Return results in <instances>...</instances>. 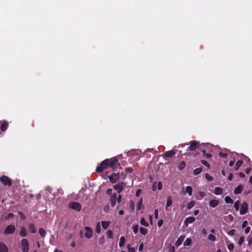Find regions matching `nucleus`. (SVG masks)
Here are the masks:
<instances>
[{"mask_svg":"<svg viewBox=\"0 0 252 252\" xmlns=\"http://www.w3.org/2000/svg\"><path fill=\"white\" fill-rule=\"evenodd\" d=\"M0 182L4 186L10 187L12 185V181L7 176L3 175L0 178Z\"/></svg>","mask_w":252,"mask_h":252,"instance_id":"7ed1b4c3","label":"nucleus"},{"mask_svg":"<svg viewBox=\"0 0 252 252\" xmlns=\"http://www.w3.org/2000/svg\"><path fill=\"white\" fill-rule=\"evenodd\" d=\"M39 233L42 237H44L46 235V232L45 230L43 228H39Z\"/></svg>","mask_w":252,"mask_h":252,"instance_id":"b1692460","label":"nucleus"},{"mask_svg":"<svg viewBox=\"0 0 252 252\" xmlns=\"http://www.w3.org/2000/svg\"><path fill=\"white\" fill-rule=\"evenodd\" d=\"M104 242H105L104 237L103 236H102L99 239L98 243L99 245H101L103 244Z\"/></svg>","mask_w":252,"mask_h":252,"instance_id":"79ce46f5","label":"nucleus"},{"mask_svg":"<svg viewBox=\"0 0 252 252\" xmlns=\"http://www.w3.org/2000/svg\"><path fill=\"white\" fill-rule=\"evenodd\" d=\"M248 224V221L247 220H244L242 224V228H245L247 226Z\"/></svg>","mask_w":252,"mask_h":252,"instance_id":"680f3d73","label":"nucleus"},{"mask_svg":"<svg viewBox=\"0 0 252 252\" xmlns=\"http://www.w3.org/2000/svg\"><path fill=\"white\" fill-rule=\"evenodd\" d=\"M223 190L221 188L216 187L215 189L214 193L216 195H220L222 193Z\"/></svg>","mask_w":252,"mask_h":252,"instance_id":"412c9836","label":"nucleus"},{"mask_svg":"<svg viewBox=\"0 0 252 252\" xmlns=\"http://www.w3.org/2000/svg\"><path fill=\"white\" fill-rule=\"evenodd\" d=\"M182 239H181V238H179L177 241L176 242L175 245L176 246H179L182 243Z\"/></svg>","mask_w":252,"mask_h":252,"instance_id":"3c124183","label":"nucleus"},{"mask_svg":"<svg viewBox=\"0 0 252 252\" xmlns=\"http://www.w3.org/2000/svg\"><path fill=\"white\" fill-rule=\"evenodd\" d=\"M0 252H8V248L2 242H0Z\"/></svg>","mask_w":252,"mask_h":252,"instance_id":"f3484780","label":"nucleus"},{"mask_svg":"<svg viewBox=\"0 0 252 252\" xmlns=\"http://www.w3.org/2000/svg\"><path fill=\"white\" fill-rule=\"evenodd\" d=\"M129 208L131 209L132 211L134 209V203L132 200L129 203Z\"/></svg>","mask_w":252,"mask_h":252,"instance_id":"de8ad7c7","label":"nucleus"},{"mask_svg":"<svg viewBox=\"0 0 252 252\" xmlns=\"http://www.w3.org/2000/svg\"><path fill=\"white\" fill-rule=\"evenodd\" d=\"M195 219L193 217H189L186 218L184 221V225L188 226L189 223H191L195 221Z\"/></svg>","mask_w":252,"mask_h":252,"instance_id":"ddd939ff","label":"nucleus"},{"mask_svg":"<svg viewBox=\"0 0 252 252\" xmlns=\"http://www.w3.org/2000/svg\"><path fill=\"white\" fill-rule=\"evenodd\" d=\"M19 214H20V216H21V219H22V220H25V219H26V217H25V216H24V215H23V214L22 213H21V212H19Z\"/></svg>","mask_w":252,"mask_h":252,"instance_id":"774afa93","label":"nucleus"},{"mask_svg":"<svg viewBox=\"0 0 252 252\" xmlns=\"http://www.w3.org/2000/svg\"><path fill=\"white\" fill-rule=\"evenodd\" d=\"M245 240V238L244 236H241L240 237L239 240L238 241V244L239 245L241 246L243 243L244 242Z\"/></svg>","mask_w":252,"mask_h":252,"instance_id":"49530a36","label":"nucleus"},{"mask_svg":"<svg viewBox=\"0 0 252 252\" xmlns=\"http://www.w3.org/2000/svg\"><path fill=\"white\" fill-rule=\"evenodd\" d=\"M110 224H111V221H101V225L104 229H106L109 227V226L110 225Z\"/></svg>","mask_w":252,"mask_h":252,"instance_id":"aec40b11","label":"nucleus"},{"mask_svg":"<svg viewBox=\"0 0 252 252\" xmlns=\"http://www.w3.org/2000/svg\"><path fill=\"white\" fill-rule=\"evenodd\" d=\"M127 248L128 252H135V248L133 247H131V246L129 244H128L127 245Z\"/></svg>","mask_w":252,"mask_h":252,"instance_id":"ea45409f","label":"nucleus"},{"mask_svg":"<svg viewBox=\"0 0 252 252\" xmlns=\"http://www.w3.org/2000/svg\"><path fill=\"white\" fill-rule=\"evenodd\" d=\"M195 202L194 201H190L188 204V206H187L188 209H190L195 205Z\"/></svg>","mask_w":252,"mask_h":252,"instance_id":"e433bc0d","label":"nucleus"},{"mask_svg":"<svg viewBox=\"0 0 252 252\" xmlns=\"http://www.w3.org/2000/svg\"><path fill=\"white\" fill-rule=\"evenodd\" d=\"M19 234L21 237H24L27 236L28 232L27 231V230L26 228L24 226H22L21 228Z\"/></svg>","mask_w":252,"mask_h":252,"instance_id":"dca6fc26","label":"nucleus"},{"mask_svg":"<svg viewBox=\"0 0 252 252\" xmlns=\"http://www.w3.org/2000/svg\"><path fill=\"white\" fill-rule=\"evenodd\" d=\"M163 220L162 219H160L159 220L158 222V225L159 226V227H160L163 224Z\"/></svg>","mask_w":252,"mask_h":252,"instance_id":"bf43d9fd","label":"nucleus"},{"mask_svg":"<svg viewBox=\"0 0 252 252\" xmlns=\"http://www.w3.org/2000/svg\"><path fill=\"white\" fill-rule=\"evenodd\" d=\"M118 165H120L117 158L114 157L111 158H107L102 161L100 165L97 166L96 171L98 173H101L105 169L111 168L114 169Z\"/></svg>","mask_w":252,"mask_h":252,"instance_id":"f257e3e1","label":"nucleus"},{"mask_svg":"<svg viewBox=\"0 0 252 252\" xmlns=\"http://www.w3.org/2000/svg\"><path fill=\"white\" fill-rule=\"evenodd\" d=\"M202 152L203 153V155L207 158H210L212 157V155L210 153H206V149H202L201 150Z\"/></svg>","mask_w":252,"mask_h":252,"instance_id":"4be33fe9","label":"nucleus"},{"mask_svg":"<svg viewBox=\"0 0 252 252\" xmlns=\"http://www.w3.org/2000/svg\"><path fill=\"white\" fill-rule=\"evenodd\" d=\"M176 155V153L173 150H170L165 152L163 155V158L166 159L167 158H172Z\"/></svg>","mask_w":252,"mask_h":252,"instance_id":"f8f14e48","label":"nucleus"},{"mask_svg":"<svg viewBox=\"0 0 252 252\" xmlns=\"http://www.w3.org/2000/svg\"><path fill=\"white\" fill-rule=\"evenodd\" d=\"M248 205L246 202H244L241 205V208L240 210V214L243 215L246 214L248 212Z\"/></svg>","mask_w":252,"mask_h":252,"instance_id":"6e6552de","label":"nucleus"},{"mask_svg":"<svg viewBox=\"0 0 252 252\" xmlns=\"http://www.w3.org/2000/svg\"><path fill=\"white\" fill-rule=\"evenodd\" d=\"M141 189H137V190H136V191L135 195H136V196H139V195H140V193H141Z\"/></svg>","mask_w":252,"mask_h":252,"instance_id":"e2e57ef3","label":"nucleus"},{"mask_svg":"<svg viewBox=\"0 0 252 252\" xmlns=\"http://www.w3.org/2000/svg\"><path fill=\"white\" fill-rule=\"evenodd\" d=\"M142 204H143V199L142 198H141L138 203H137V210H140L141 209V206L142 205Z\"/></svg>","mask_w":252,"mask_h":252,"instance_id":"473e14b6","label":"nucleus"},{"mask_svg":"<svg viewBox=\"0 0 252 252\" xmlns=\"http://www.w3.org/2000/svg\"><path fill=\"white\" fill-rule=\"evenodd\" d=\"M250 229H251L250 227L249 226V227H246V228L245 230V233L248 234L250 232Z\"/></svg>","mask_w":252,"mask_h":252,"instance_id":"69168bd1","label":"nucleus"},{"mask_svg":"<svg viewBox=\"0 0 252 252\" xmlns=\"http://www.w3.org/2000/svg\"><path fill=\"white\" fill-rule=\"evenodd\" d=\"M202 171V168L201 167H199L195 169L193 171V174L195 175H197L200 174Z\"/></svg>","mask_w":252,"mask_h":252,"instance_id":"7c9ffc66","label":"nucleus"},{"mask_svg":"<svg viewBox=\"0 0 252 252\" xmlns=\"http://www.w3.org/2000/svg\"><path fill=\"white\" fill-rule=\"evenodd\" d=\"M235 232V229H231V230L227 232V234L230 236H233L234 235Z\"/></svg>","mask_w":252,"mask_h":252,"instance_id":"603ef678","label":"nucleus"},{"mask_svg":"<svg viewBox=\"0 0 252 252\" xmlns=\"http://www.w3.org/2000/svg\"><path fill=\"white\" fill-rule=\"evenodd\" d=\"M199 196L196 197V198L197 200H201L205 196V193L203 191H200L199 192Z\"/></svg>","mask_w":252,"mask_h":252,"instance_id":"c9c22d12","label":"nucleus"},{"mask_svg":"<svg viewBox=\"0 0 252 252\" xmlns=\"http://www.w3.org/2000/svg\"><path fill=\"white\" fill-rule=\"evenodd\" d=\"M8 127V123L6 121H2V124H0V131H5Z\"/></svg>","mask_w":252,"mask_h":252,"instance_id":"4468645a","label":"nucleus"},{"mask_svg":"<svg viewBox=\"0 0 252 252\" xmlns=\"http://www.w3.org/2000/svg\"><path fill=\"white\" fill-rule=\"evenodd\" d=\"M117 200V194L116 193H113V195L110 196V203L111 206L114 207L115 206L116 204Z\"/></svg>","mask_w":252,"mask_h":252,"instance_id":"9b49d317","label":"nucleus"},{"mask_svg":"<svg viewBox=\"0 0 252 252\" xmlns=\"http://www.w3.org/2000/svg\"><path fill=\"white\" fill-rule=\"evenodd\" d=\"M247 241L248 245L251 246L252 244V236L249 235L247 237Z\"/></svg>","mask_w":252,"mask_h":252,"instance_id":"a19ab883","label":"nucleus"},{"mask_svg":"<svg viewBox=\"0 0 252 252\" xmlns=\"http://www.w3.org/2000/svg\"><path fill=\"white\" fill-rule=\"evenodd\" d=\"M243 164V161L242 160H239L237 161L235 166V169L236 170H237L239 167L242 165Z\"/></svg>","mask_w":252,"mask_h":252,"instance_id":"bb28decb","label":"nucleus"},{"mask_svg":"<svg viewBox=\"0 0 252 252\" xmlns=\"http://www.w3.org/2000/svg\"><path fill=\"white\" fill-rule=\"evenodd\" d=\"M125 241H126V239H125V237H124V236L121 237V238L120 239L119 243V245L120 247H122L124 245Z\"/></svg>","mask_w":252,"mask_h":252,"instance_id":"393cba45","label":"nucleus"},{"mask_svg":"<svg viewBox=\"0 0 252 252\" xmlns=\"http://www.w3.org/2000/svg\"><path fill=\"white\" fill-rule=\"evenodd\" d=\"M29 230L32 233H35L36 232V229L33 223L29 224Z\"/></svg>","mask_w":252,"mask_h":252,"instance_id":"5701e85b","label":"nucleus"},{"mask_svg":"<svg viewBox=\"0 0 252 252\" xmlns=\"http://www.w3.org/2000/svg\"><path fill=\"white\" fill-rule=\"evenodd\" d=\"M234 248V245L233 243H230L227 246V248L229 251H232Z\"/></svg>","mask_w":252,"mask_h":252,"instance_id":"8fccbe9b","label":"nucleus"},{"mask_svg":"<svg viewBox=\"0 0 252 252\" xmlns=\"http://www.w3.org/2000/svg\"><path fill=\"white\" fill-rule=\"evenodd\" d=\"M219 203V201L215 199L211 200L209 201V205L212 208L216 207L218 205Z\"/></svg>","mask_w":252,"mask_h":252,"instance_id":"6ab92c4d","label":"nucleus"},{"mask_svg":"<svg viewBox=\"0 0 252 252\" xmlns=\"http://www.w3.org/2000/svg\"><path fill=\"white\" fill-rule=\"evenodd\" d=\"M120 178L119 173H113L108 176L110 182L112 183H115L117 182Z\"/></svg>","mask_w":252,"mask_h":252,"instance_id":"1a4fd4ad","label":"nucleus"},{"mask_svg":"<svg viewBox=\"0 0 252 252\" xmlns=\"http://www.w3.org/2000/svg\"><path fill=\"white\" fill-rule=\"evenodd\" d=\"M219 155L222 158H226L227 157L228 154L225 153H223L222 152H220L219 153Z\"/></svg>","mask_w":252,"mask_h":252,"instance_id":"4d7b16f0","label":"nucleus"},{"mask_svg":"<svg viewBox=\"0 0 252 252\" xmlns=\"http://www.w3.org/2000/svg\"><path fill=\"white\" fill-rule=\"evenodd\" d=\"M162 188V184L161 182H159L158 184V189L161 190Z\"/></svg>","mask_w":252,"mask_h":252,"instance_id":"13d9d810","label":"nucleus"},{"mask_svg":"<svg viewBox=\"0 0 252 252\" xmlns=\"http://www.w3.org/2000/svg\"><path fill=\"white\" fill-rule=\"evenodd\" d=\"M240 201L239 200H237L235 203L234 207L236 211H238L240 208Z\"/></svg>","mask_w":252,"mask_h":252,"instance_id":"f704fd0d","label":"nucleus"},{"mask_svg":"<svg viewBox=\"0 0 252 252\" xmlns=\"http://www.w3.org/2000/svg\"><path fill=\"white\" fill-rule=\"evenodd\" d=\"M244 188V186L242 185H239L237 187H236L234 190V192L235 194H238L242 192Z\"/></svg>","mask_w":252,"mask_h":252,"instance_id":"2eb2a0df","label":"nucleus"},{"mask_svg":"<svg viewBox=\"0 0 252 252\" xmlns=\"http://www.w3.org/2000/svg\"><path fill=\"white\" fill-rule=\"evenodd\" d=\"M133 171V170L131 167H126L125 168V171L126 173H131Z\"/></svg>","mask_w":252,"mask_h":252,"instance_id":"5fc2aeb1","label":"nucleus"},{"mask_svg":"<svg viewBox=\"0 0 252 252\" xmlns=\"http://www.w3.org/2000/svg\"><path fill=\"white\" fill-rule=\"evenodd\" d=\"M15 229L16 228L14 225H8L4 230V233L5 235L13 234L14 233Z\"/></svg>","mask_w":252,"mask_h":252,"instance_id":"423d86ee","label":"nucleus"},{"mask_svg":"<svg viewBox=\"0 0 252 252\" xmlns=\"http://www.w3.org/2000/svg\"><path fill=\"white\" fill-rule=\"evenodd\" d=\"M208 238L209 240L213 242L215 241L216 239L215 236L212 234L209 235Z\"/></svg>","mask_w":252,"mask_h":252,"instance_id":"58836bf2","label":"nucleus"},{"mask_svg":"<svg viewBox=\"0 0 252 252\" xmlns=\"http://www.w3.org/2000/svg\"><path fill=\"white\" fill-rule=\"evenodd\" d=\"M107 235L109 238H113V232L111 230H108L107 231Z\"/></svg>","mask_w":252,"mask_h":252,"instance_id":"a18cd8bd","label":"nucleus"},{"mask_svg":"<svg viewBox=\"0 0 252 252\" xmlns=\"http://www.w3.org/2000/svg\"><path fill=\"white\" fill-rule=\"evenodd\" d=\"M172 198L170 196H168L167 197V202H166V206L165 207V209L166 210H168V207H170L172 205Z\"/></svg>","mask_w":252,"mask_h":252,"instance_id":"a211bd4d","label":"nucleus"},{"mask_svg":"<svg viewBox=\"0 0 252 252\" xmlns=\"http://www.w3.org/2000/svg\"><path fill=\"white\" fill-rule=\"evenodd\" d=\"M138 228H139L138 225L136 224V225H134L133 226V232L135 234L137 233L138 231Z\"/></svg>","mask_w":252,"mask_h":252,"instance_id":"37998d69","label":"nucleus"},{"mask_svg":"<svg viewBox=\"0 0 252 252\" xmlns=\"http://www.w3.org/2000/svg\"><path fill=\"white\" fill-rule=\"evenodd\" d=\"M156 182L154 183L152 186V189L154 191H155L157 189V186H156Z\"/></svg>","mask_w":252,"mask_h":252,"instance_id":"338daca9","label":"nucleus"},{"mask_svg":"<svg viewBox=\"0 0 252 252\" xmlns=\"http://www.w3.org/2000/svg\"><path fill=\"white\" fill-rule=\"evenodd\" d=\"M95 231L98 234L100 233L101 232V227L99 222L96 224Z\"/></svg>","mask_w":252,"mask_h":252,"instance_id":"4c0bfd02","label":"nucleus"},{"mask_svg":"<svg viewBox=\"0 0 252 252\" xmlns=\"http://www.w3.org/2000/svg\"><path fill=\"white\" fill-rule=\"evenodd\" d=\"M21 246L23 252H28L29 250V243L27 239H23L21 240Z\"/></svg>","mask_w":252,"mask_h":252,"instance_id":"39448f33","label":"nucleus"},{"mask_svg":"<svg viewBox=\"0 0 252 252\" xmlns=\"http://www.w3.org/2000/svg\"><path fill=\"white\" fill-rule=\"evenodd\" d=\"M154 215H155V219H158V209H156L154 211Z\"/></svg>","mask_w":252,"mask_h":252,"instance_id":"052dcab7","label":"nucleus"},{"mask_svg":"<svg viewBox=\"0 0 252 252\" xmlns=\"http://www.w3.org/2000/svg\"><path fill=\"white\" fill-rule=\"evenodd\" d=\"M205 178L209 181H211L213 180V177L210 176V175H209V174H208V173H206L205 174Z\"/></svg>","mask_w":252,"mask_h":252,"instance_id":"c03bdc74","label":"nucleus"},{"mask_svg":"<svg viewBox=\"0 0 252 252\" xmlns=\"http://www.w3.org/2000/svg\"><path fill=\"white\" fill-rule=\"evenodd\" d=\"M69 207L76 211H80L82 208V205L80 203L77 202H71L69 204Z\"/></svg>","mask_w":252,"mask_h":252,"instance_id":"20e7f679","label":"nucleus"},{"mask_svg":"<svg viewBox=\"0 0 252 252\" xmlns=\"http://www.w3.org/2000/svg\"><path fill=\"white\" fill-rule=\"evenodd\" d=\"M126 183L124 182H119L113 186L114 190H116L117 193L120 194L124 190Z\"/></svg>","mask_w":252,"mask_h":252,"instance_id":"f03ea898","label":"nucleus"},{"mask_svg":"<svg viewBox=\"0 0 252 252\" xmlns=\"http://www.w3.org/2000/svg\"><path fill=\"white\" fill-rule=\"evenodd\" d=\"M186 191L190 196L192 194V189L190 186H187L186 188Z\"/></svg>","mask_w":252,"mask_h":252,"instance_id":"cd10ccee","label":"nucleus"},{"mask_svg":"<svg viewBox=\"0 0 252 252\" xmlns=\"http://www.w3.org/2000/svg\"><path fill=\"white\" fill-rule=\"evenodd\" d=\"M199 145V143L196 141H191L190 145L188 148V150L189 151H195Z\"/></svg>","mask_w":252,"mask_h":252,"instance_id":"9d476101","label":"nucleus"},{"mask_svg":"<svg viewBox=\"0 0 252 252\" xmlns=\"http://www.w3.org/2000/svg\"><path fill=\"white\" fill-rule=\"evenodd\" d=\"M201 162L203 165H204L205 166H207L208 168H210V164L207 161H206L205 160H201Z\"/></svg>","mask_w":252,"mask_h":252,"instance_id":"09e8293b","label":"nucleus"},{"mask_svg":"<svg viewBox=\"0 0 252 252\" xmlns=\"http://www.w3.org/2000/svg\"><path fill=\"white\" fill-rule=\"evenodd\" d=\"M224 201L226 203H233V200L228 196H227L224 198Z\"/></svg>","mask_w":252,"mask_h":252,"instance_id":"2f4dec72","label":"nucleus"},{"mask_svg":"<svg viewBox=\"0 0 252 252\" xmlns=\"http://www.w3.org/2000/svg\"><path fill=\"white\" fill-rule=\"evenodd\" d=\"M186 163L185 161H182L181 162V163L179 164V165H178V168L180 170H183V169L185 168V167L186 166Z\"/></svg>","mask_w":252,"mask_h":252,"instance_id":"a878e982","label":"nucleus"},{"mask_svg":"<svg viewBox=\"0 0 252 252\" xmlns=\"http://www.w3.org/2000/svg\"><path fill=\"white\" fill-rule=\"evenodd\" d=\"M233 174L231 173L228 175V180L229 181H231L233 179Z\"/></svg>","mask_w":252,"mask_h":252,"instance_id":"0e129e2a","label":"nucleus"},{"mask_svg":"<svg viewBox=\"0 0 252 252\" xmlns=\"http://www.w3.org/2000/svg\"><path fill=\"white\" fill-rule=\"evenodd\" d=\"M191 244V239L189 238H188L186 239L184 243V245L185 246H189Z\"/></svg>","mask_w":252,"mask_h":252,"instance_id":"c756f323","label":"nucleus"},{"mask_svg":"<svg viewBox=\"0 0 252 252\" xmlns=\"http://www.w3.org/2000/svg\"><path fill=\"white\" fill-rule=\"evenodd\" d=\"M85 229L86 230L85 234V237L88 239L91 238L93 236V231L92 228L89 226H86L85 227Z\"/></svg>","mask_w":252,"mask_h":252,"instance_id":"0eeeda50","label":"nucleus"},{"mask_svg":"<svg viewBox=\"0 0 252 252\" xmlns=\"http://www.w3.org/2000/svg\"><path fill=\"white\" fill-rule=\"evenodd\" d=\"M140 222L141 224L144 226L148 227L149 225V223L147 221H146V220L144 218H142L140 219Z\"/></svg>","mask_w":252,"mask_h":252,"instance_id":"c85d7f7f","label":"nucleus"},{"mask_svg":"<svg viewBox=\"0 0 252 252\" xmlns=\"http://www.w3.org/2000/svg\"><path fill=\"white\" fill-rule=\"evenodd\" d=\"M122 201V195L120 193L118 196H117V200H116V201H117V202L118 203H120Z\"/></svg>","mask_w":252,"mask_h":252,"instance_id":"6e6d98bb","label":"nucleus"},{"mask_svg":"<svg viewBox=\"0 0 252 252\" xmlns=\"http://www.w3.org/2000/svg\"><path fill=\"white\" fill-rule=\"evenodd\" d=\"M140 232L143 235H145L147 234V233L148 232V230L146 228H144V227H141L140 228Z\"/></svg>","mask_w":252,"mask_h":252,"instance_id":"72a5a7b5","label":"nucleus"},{"mask_svg":"<svg viewBox=\"0 0 252 252\" xmlns=\"http://www.w3.org/2000/svg\"><path fill=\"white\" fill-rule=\"evenodd\" d=\"M106 193L109 196L113 195V190L112 189H107Z\"/></svg>","mask_w":252,"mask_h":252,"instance_id":"864d4df0","label":"nucleus"}]
</instances>
